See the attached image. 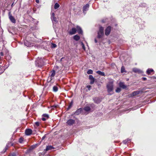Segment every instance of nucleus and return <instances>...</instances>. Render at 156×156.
I'll use <instances>...</instances> for the list:
<instances>
[{
    "label": "nucleus",
    "instance_id": "f257e3e1",
    "mask_svg": "<svg viewBox=\"0 0 156 156\" xmlns=\"http://www.w3.org/2000/svg\"><path fill=\"white\" fill-rule=\"evenodd\" d=\"M35 64L36 66L40 67L44 66V62L43 58L38 57L36 61Z\"/></svg>",
    "mask_w": 156,
    "mask_h": 156
},
{
    "label": "nucleus",
    "instance_id": "f03ea898",
    "mask_svg": "<svg viewBox=\"0 0 156 156\" xmlns=\"http://www.w3.org/2000/svg\"><path fill=\"white\" fill-rule=\"evenodd\" d=\"M113 83L111 82L108 83L107 85V91L109 93L112 91L113 90Z\"/></svg>",
    "mask_w": 156,
    "mask_h": 156
},
{
    "label": "nucleus",
    "instance_id": "7ed1b4c3",
    "mask_svg": "<svg viewBox=\"0 0 156 156\" xmlns=\"http://www.w3.org/2000/svg\"><path fill=\"white\" fill-rule=\"evenodd\" d=\"M27 37H26L24 40V44L25 46L27 47H30L34 45L33 43H31L29 41H28L27 40Z\"/></svg>",
    "mask_w": 156,
    "mask_h": 156
},
{
    "label": "nucleus",
    "instance_id": "20e7f679",
    "mask_svg": "<svg viewBox=\"0 0 156 156\" xmlns=\"http://www.w3.org/2000/svg\"><path fill=\"white\" fill-rule=\"evenodd\" d=\"M51 18L53 23H55L58 22L57 18L55 17V14L52 12L51 16Z\"/></svg>",
    "mask_w": 156,
    "mask_h": 156
},
{
    "label": "nucleus",
    "instance_id": "39448f33",
    "mask_svg": "<svg viewBox=\"0 0 156 156\" xmlns=\"http://www.w3.org/2000/svg\"><path fill=\"white\" fill-rule=\"evenodd\" d=\"M98 34L97 37L98 38H101L104 35V30H99Z\"/></svg>",
    "mask_w": 156,
    "mask_h": 156
},
{
    "label": "nucleus",
    "instance_id": "423d86ee",
    "mask_svg": "<svg viewBox=\"0 0 156 156\" xmlns=\"http://www.w3.org/2000/svg\"><path fill=\"white\" fill-rule=\"evenodd\" d=\"M3 32V30H0V42H2L3 44H5L6 43V42L3 39L2 37Z\"/></svg>",
    "mask_w": 156,
    "mask_h": 156
},
{
    "label": "nucleus",
    "instance_id": "0eeeda50",
    "mask_svg": "<svg viewBox=\"0 0 156 156\" xmlns=\"http://www.w3.org/2000/svg\"><path fill=\"white\" fill-rule=\"evenodd\" d=\"M89 7V5L88 4H86L85 5L83 6V11L84 14L86 13V11L88 10Z\"/></svg>",
    "mask_w": 156,
    "mask_h": 156
},
{
    "label": "nucleus",
    "instance_id": "6e6552de",
    "mask_svg": "<svg viewBox=\"0 0 156 156\" xmlns=\"http://www.w3.org/2000/svg\"><path fill=\"white\" fill-rule=\"evenodd\" d=\"M9 18L11 22L13 23H16V20L14 18L10 12L9 13Z\"/></svg>",
    "mask_w": 156,
    "mask_h": 156
},
{
    "label": "nucleus",
    "instance_id": "1a4fd4ad",
    "mask_svg": "<svg viewBox=\"0 0 156 156\" xmlns=\"http://www.w3.org/2000/svg\"><path fill=\"white\" fill-rule=\"evenodd\" d=\"M32 133V129H27L25 131V133L26 135L29 136Z\"/></svg>",
    "mask_w": 156,
    "mask_h": 156
},
{
    "label": "nucleus",
    "instance_id": "9d476101",
    "mask_svg": "<svg viewBox=\"0 0 156 156\" xmlns=\"http://www.w3.org/2000/svg\"><path fill=\"white\" fill-rule=\"evenodd\" d=\"M142 92V91L140 90H137L136 91H135L133 92L131 94V95L132 96H133L138 94H141Z\"/></svg>",
    "mask_w": 156,
    "mask_h": 156
},
{
    "label": "nucleus",
    "instance_id": "9b49d317",
    "mask_svg": "<svg viewBox=\"0 0 156 156\" xmlns=\"http://www.w3.org/2000/svg\"><path fill=\"white\" fill-rule=\"evenodd\" d=\"M75 122V120L72 119H69L66 122L67 124L69 125H73Z\"/></svg>",
    "mask_w": 156,
    "mask_h": 156
},
{
    "label": "nucleus",
    "instance_id": "f8f14e48",
    "mask_svg": "<svg viewBox=\"0 0 156 156\" xmlns=\"http://www.w3.org/2000/svg\"><path fill=\"white\" fill-rule=\"evenodd\" d=\"M133 71L135 73H141L143 72L140 69L136 68L133 69Z\"/></svg>",
    "mask_w": 156,
    "mask_h": 156
},
{
    "label": "nucleus",
    "instance_id": "ddd939ff",
    "mask_svg": "<svg viewBox=\"0 0 156 156\" xmlns=\"http://www.w3.org/2000/svg\"><path fill=\"white\" fill-rule=\"evenodd\" d=\"M54 148L53 146H47L45 150L46 151H47L48 150H52Z\"/></svg>",
    "mask_w": 156,
    "mask_h": 156
},
{
    "label": "nucleus",
    "instance_id": "4468645a",
    "mask_svg": "<svg viewBox=\"0 0 156 156\" xmlns=\"http://www.w3.org/2000/svg\"><path fill=\"white\" fill-rule=\"evenodd\" d=\"M94 102L97 104L99 103L101 101V100L100 98H96L94 99Z\"/></svg>",
    "mask_w": 156,
    "mask_h": 156
},
{
    "label": "nucleus",
    "instance_id": "2eb2a0df",
    "mask_svg": "<svg viewBox=\"0 0 156 156\" xmlns=\"http://www.w3.org/2000/svg\"><path fill=\"white\" fill-rule=\"evenodd\" d=\"M119 86L120 87L123 89H125L126 87V86L122 82H120L119 83Z\"/></svg>",
    "mask_w": 156,
    "mask_h": 156
},
{
    "label": "nucleus",
    "instance_id": "dca6fc26",
    "mask_svg": "<svg viewBox=\"0 0 156 156\" xmlns=\"http://www.w3.org/2000/svg\"><path fill=\"white\" fill-rule=\"evenodd\" d=\"M82 110V109L81 108H80L77 110L75 112V115H79L81 112Z\"/></svg>",
    "mask_w": 156,
    "mask_h": 156
},
{
    "label": "nucleus",
    "instance_id": "f3484780",
    "mask_svg": "<svg viewBox=\"0 0 156 156\" xmlns=\"http://www.w3.org/2000/svg\"><path fill=\"white\" fill-rule=\"evenodd\" d=\"M96 73H97L100 75L103 76H105V73L104 72H102L100 71H98L96 72Z\"/></svg>",
    "mask_w": 156,
    "mask_h": 156
},
{
    "label": "nucleus",
    "instance_id": "a211bd4d",
    "mask_svg": "<svg viewBox=\"0 0 156 156\" xmlns=\"http://www.w3.org/2000/svg\"><path fill=\"white\" fill-rule=\"evenodd\" d=\"M154 70L152 69H148L146 71L147 73L148 74H150L151 72H153Z\"/></svg>",
    "mask_w": 156,
    "mask_h": 156
},
{
    "label": "nucleus",
    "instance_id": "6ab92c4d",
    "mask_svg": "<svg viewBox=\"0 0 156 156\" xmlns=\"http://www.w3.org/2000/svg\"><path fill=\"white\" fill-rule=\"evenodd\" d=\"M73 39L76 41H78L80 39L79 36L77 35H75L73 37Z\"/></svg>",
    "mask_w": 156,
    "mask_h": 156
},
{
    "label": "nucleus",
    "instance_id": "aec40b11",
    "mask_svg": "<svg viewBox=\"0 0 156 156\" xmlns=\"http://www.w3.org/2000/svg\"><path fill=\"white\" fill-rule=\"evenodd\" d=\"M71 30L70 31L69 33L71 35H73L76 33V30Z\"/></svg>",
    "mask_w": 156,
    "mask_h": 156
},
{
    "label": "nucleus",
    "instance_id": "412c9836",
    "mask_svg": "<svg viewBox=\"0 0 156 156\" xmlns=\"http://www.w3.org/2000/svg\"><path fill=\"white\" fill-rule=\"evenodd\" d=\"M58 87L56 86H54L53 87V90L54 92H56L58 91Z\"/></svg>",
    "mask_w": 156,
    "mask_h": 156
},
{
    "label": "nucleus",
    "instance_id": "4be33fe9",
    "mask_svg": "<svg viewBox=\"0 0 156 156\" xmlns=\"http://www.w3.org/2000/svg\"><path fill=\"white\" fill-rule=\"evenodd\" d=\"M8 31L12 34V35H14L16 34V33L14 31V30H8Z\"/></svg>",
    "mask_w": 156,
    "mask_h": 156
},
{
    "label": "nucleus",
    "instance_id": "5701e85b",
    "mask_svg": "<svg viewBox=\"0 0 156 156\" xmlns=\"http://www.w3.org/2000/svg\"><path fill=\"white\" fill-rule=\"evenodd\" d=\"M9 143H8L6 144L5 147L3 150V152L4 153L8 149V147H9Z\"/></svg>",
    "mask_w": 156,
    "mask_h": 156
},
{
    "label": "nucleus",
    "instance_id": "b1692460",
    "mask_svg": "<svg viewBox=\"0 0 156 156\" xmlns=\"http://www.w3.org/2000/svg\"><path fill=\"white\" fill-rule=\"evenodd\" d=\"M110 30H105V34L107 36L111 32Z\"/></svg>",
    "mask_w": 156,
    "mask_h": 156
},
{
    "label": "nucleus",
    "instance_id": "393cba45",
    "mask_svg": "<svg viewBox=\"0 0 156 156\" xmlns=\"http://www.w3.org/2000/svg\"><path fill=\"white\" fill-rule=\"evenodd\" d=\"M84 109L85 111L88 112V111H89L90 110V108L89 106H87V107H85L84 108Z\"/></svg>",
    "mask_w": 156,
    "mask_h": 156
},
{
    "label": "nucleus",
    "instance_id": "a878e982",
    "mask_svg": "<svg viewBox=\"0 0 156 156\" xmlns=\"http://www.w3.org/2000/svg\"><path fill=\"white\" fill-rule=\"evenodd\" d=\"M59 5L57 3H56L55 5L54 8L55 9H57L59 7Z\"/></svg>",
    "mask_w": 156,
    "mask_h": 156
},
{
    "label": "nucleus",
    "instance_id": "bb28decb",
    "mask_svg": "<svg viewBox=\"0 0 156 156\" xmlns=\"http://www.w3.org/2000/svg\"><path fill=\"white\" fill-rule=\"evenodd\" d=\"M55 70H53L51 72V77H54L55 76Z\"/></svg>",
    "mask_w": 156,
    "mask_h": 156
},
{
    "label": "nucleus",
    "instance_id": "cd10ccee",
    "mask_svg": "<svg viewBox=\"0 0 156 156\" xmlns=\"http://www.w3.org/2000/svg\"><path fill=\"white\" fill-rule=\"evenodd\" d=\"M42 116L47 119L49 118V115L47 114H43L42 115Z\"/></svg>",
    "mask_w": 156,
    "mask_h": 156
},
{
    "label": "nucleus",
    "instance_id": "c85d7f7f",
    "mask_svg": "<svg viewBox=\"0 0 156 156\" xmlns=\"http://www.w3.org/2000/svg\"><path fill=\"white\" fill-rule=\"evenodd\" d=\"M87 73L88 74H92L93 73V71L91 69H89L87 71Z\"/></svg>",
    "mask_w": 156,
    "mask_h": 156
},
{
    "label": "nucleus",
    "instance_id": "c756f323",
    "mask_svg": "<svg viewBox=\"0 0 156 156\" xmlns=\"http://www.w3.org/2000/svg\"><path fill=\"white\" fill-rule=\"evenodd\" d=\"M71 29H81V28L79 26H77L76 28H73Z\"/></svg>",
    "mask_w": 156,
    "mask_h": 156
},
{
    "label": "nucleus",
    "instance_id": "7c9ffc66",
    "mask_svg": "<svg viewBox=\"0 0 156 156\" xmlns=\"http://www.w3.org/2000/svg\"><path fill=\"white\" fill-rule=\"evenodd\" d=\"M121 91V89L119 87H118L115 90V91L117 93H119Z\"/></svg>",
    "mask_w": 156,
    "mask_h": 156
},
{
    "label": "nucleus",
    "instance_id": "2f4dec72",
    "mask_svg": "<svg viewBox=\"0 0 156 156\" xmlns=\"http://www.w3.org/2000/svg\"><path fill=\"white\" fill-rule=\"evenodd\" d=\"M73 105V102L72 101L70 104L69 105L68 108H67V110H68L72 106V105Z\"/></svg>",
    "mask_w": 156,
    "mask_h": 156
},
{
    "label": "nucleus",
    "instance_id": "473e14b6",
    "mask_svg": "<svg viewBox=\"0 0 156 156\" xmlns=\"http://www.w3.org/2000/svg\"><path fill=\"white\" fill-rule=\"evenodd\" d=\"M9 156H17V153H13L9 154Z\"/></svg>",
    "mask_w": 156,
    "mask_h": 156
},
{
    "label": "nucleus",
    "instance_id": "72a5a7b5",
    "mask_svg": "<svg viewBox=\"0 0 156 156\" xmlns=\"http://www.w3.org/2000/svg\"><path fill=\"white\" fill-rule=\"evenodd\" d=\"M3 51H4V53H5L6 55L8 53V51L7 49H4Z\"/></svg>",
    "mask_w": 156,
    "mask_h": 156
},
{
    "label": "nucleus",
    "instance_id": "f704fd0d",
    "mask_svg": "<svg viewBox=\"0 0 156 156\" xmlns=\"http://www.w3.org/2000/svg\"><path fill=\"white\" fill-rule=\"evenodd\" d=\"M57 46L54 43H52L51 45V47L52 48H55Z\"/></svg>",
    "mask_w": 156,
    "mask_h": 156
},
{
    "label": "nucleus",
    "instance_id": "c9c22d12",
    "mask_svg": "<svg viewBox=\"0 0 156 156\" xmlns=\"http://www.w3.org/2000/svg\"><path fill=\"white\" fill-rule=\"evenodd\" d=\"M23 141V139L22 138H20L19 139V142L20 143H22Z\"/></svg>",
    "mask_w": 156,
    "mask_h": 156
},
{
    "label": "nucleus",
    "instance_id": "e433bc0d",
    "mask_svg": "<svg viewBox=\"0 0 156 156\" xmlns=\"http://www.w3.org/2000/svg\"><path fill=\"white\" fill-rule=\"evenodd\" d=\"M90 80V83L91 84H93L94 83V80H95V79H92V80Z\"/></svg>",
    "mask_w": 156,
    "mask_h": 156
},
{
    "label": "nucleus",
    "instance_id": "4c0bfd02",
    "mask_svg": "<svg viewBox=\"0 0 156 156\" xmlns=\"http://www.w3.org/2000/svg\"><path fill=\"white\" fill-rule=\"evenodd\" d=\"M89 79L90 80L94 79L92 75H90L89 76Z\"/></svg>",
    "mask_w": 156,
    "mask_h": 156
},
{
    "label": "nucleus",
    "instance_id": "58836bf2",
    "mask_svg": "<svg viewBox=\"0 0 156 156\" xmlns=\"http://www.w3.org/2000/svg\"><path fill=\"white\" fill-rule=\"evenodd\" d=\"M113 27H112L111 26H108L106 29H113Z\"/></svg>",
    "mask_w": 156,
    "mask_h": 156
},
{
    "label": "nucleus",
    "instance_id": "ea45409f",
    "mask_svg": "<svg viewBox=\"0 0 156 156\" xmlns=\"http://www.w3.org/2000/svg\"><path fill=\"white\" fill-rule=\"evenodd\" d=\"M81 45H82V48H83V49L85 50V46H84V44H83V42H82L81 43Z\"/></svg>",
    "mask_w": 156,
    "mask_h": 156
},
{
    "label": "nucleus",
    "instance_id": "a19ab883",
    "mask_svg": "<svg viewBox=\"0 0 156 156\" xmlns=\"http://www.w3.org/2000/svg\"><path fill=\"white\" fill-rule=\"evenodd\" d=\"M124 67L122 66L121 68V72L122 73H123L124 72Z\"/></svg>",
    "mask_w": 156,
    "mask_h": 156
},
{
    "label": "nucleus",
    "instance_id": "79ce46f5",
    "mask_svg": "<svg viewBox=\"0 0 156 156\" xmlns=\"http://www.w3.org/2000/svg\"><path fill=\"white\" fill-rule=\"evenodd\" d=\"M128 140H125L123 141V143L125 144H127L128 143Z\"/></svg>",
    "mask_w": 156,
    "mask_h": 156
},
{
    "label": "nucleus",
    "instance_id": "37998d69",
    "mask_svg": "<svg viewBox=\"0 0 156 156\" xmlns=\"http://www.w3.org/2000/svg\"><path fill=\"white\" fill-rule=\"evenodd\" d=\"M35 124L37 126H39L40 125V122H35Z\"/></svg>",
    "mask_w": 156,
    "mask_h": 156
},
{
    "label": "nucleus",
    "instance_id": "c03bdc74",
    "mask_svg": "<svg viewBox=\"0 0 156 156\" xmlns=\"http://www.w3.org/2000/svg\"><path fill=\"white\" fill-rule=\"evenodd\" d=\"M87 87L88 89L89 90H90L91 89V86L90 85L87 86Z\"/></svg>",
    "mask_w": 156,
    "mask_h": 156
},
{
    "label": "nucleus",
    "instance_id": "a18cd8bd",
    "mask_svg": "<svg viewBox=\"0 0 156 156\" xmlns=\"http://www.w3.org/2000/svg\"><path fill=\"white\" fill-rule=\"evenodd\" d=\"M79 31H78V32L79 34H82L83 33L82 30H78Z\"/></svg>",
    "mask_w": 156,
    "mask_h": 156
},
{
    "label": "nucleus",
    "instance_id": "49530a36",
    "mask_svg": "<svg viewBox=\"0 0 156 156\" xmlns=\"http://www.w3.org/2000/svg\"><path fill=\"white\" fill-rule=\"evenodd\" d=\"M0 55L1 56H3L4 55V51H2L1 52H0Z\"/></svg>",
    "mask_w": 156,
    "mask_h": 156
},
{
    "label": "nucleus",
    "instance_id": "de8ad7c7",
    "mask_svg": "<svg viewBox=\"0 0 156 156\" xmlns=\"http://www.w3.org/2000/svg\"><path fill=\"white\" fill-rule=\"evenodd\" d=\"M8 143H9V147L10 146H13V144L11 142H9Z\"/></svg>",
    "mask_w": 156,
    "mask_h": 156
},
{
    "label": "nucleus",
    "instance_id": "09e8293b",
    "mask_svg": "<svg viewBox=\"0 0 156 156\" xmlns=\"http://www.w3.org/2000/svg\"><path fill=\"white\" fill-rule=\"evenodd\" d=\"M151 78L154 79H156V76H153L151 77Z\"/></svg>",
    "mask_w": 156,
    "mask_h": 156
},
{
    "label": "nucleus",
    "instance_id": "8fccbe9b",
    "mask_svg": "<svg viewBox=\"0 0 156 156\" xmlns=\"http://www.w3.org/2000/svg\"><path fill=\"white\" fill-rule=\"evenodd\" d=\"M142 79L144 81H145L147 80V78L146 77H142Z\"/></svg>",
    "mask_w": 156,
    "mask_h": 156
},
{
    "label": "nucleus",
    "instance_id": "3c124183",
    "mask_svg": "<svg viewBox=\"0 0 156 156\" xmlns=\"http://www.w3.org/2000/svg\"><path fill=\"white\" fill-rule=\"evenodd\" d=\"M47 119H46V118H44V117H43L42 118V119L43 121H45Z\"/></svg>",
    "mask_w": 156,
    "mask_h": 156
},
{
    "label": "nucleus",
    "instance_id": "603ef678",
    "mask_svg": "<svg viewBox=\"0 0 156 156\" xmlns=\"http://www.w3.org/2000/svg\"><path fill=\"white\" fill-rule=\"evenodd\" d=\"M36 2L37 3H39V0H36Z\"/></svg>",
    "mask_w": 156,
    "mask_h": 156
},
{
    "label": "nucleus",
    "instance_id": "864d4df0",
    "mask_svg": "<svg viewBox=\"0 0 156 156\" xmlns=\"http://www.w3.org/2000/svg\"><path fill=\"white\" fill-rule=\"evenodd\" d=\"M147 88V87H145V88H143V90H145L146 89H147V88Z\"/></svg>",
    "mask_w": 156,
    "mask_h": 156
},
{
    "label": "nucleus",
    "instance_id": "5fc2aeb1",
    "mask_svg": "<svg viewBox=\"0 0 156 156\" xmlns=\"http://www.w3.org/2000/svg\"><path fill=\"white\" fill-rule=\"evenodd\" d=\"M57 106V105H53V106H52V108H56Z\"/></svg>",
    "mask_w": 156,
    "mask_h": 156
},
{
    "label": "nucleus",
    "instance_id": "6e6d98bb",
    "mask_svg": "<svg viewBox=\"0 0 156 156\" xmlns=\"http://www.w3.org/2000/svg\"><path fill=\"white\" fill-rule=\"evenodd\" d=\"M99 29H100V30H101V29H104V28H103L102 27H100V28H99Z\"/></svg>",
    "mask_w": 156,
    "mask_h": 156
},
{
    "label": "nucleus",
    "instance_id": "4d7b16f0",
    "mask_svg": "<svg viewBox=\"0 0 156 156\" xmlns=\"http://www.w3.org/2000/svg\"><path fill=\"white\" fill-rule=\"evenodd\" d=\"M126 140H128V143H129L130 141V140L129 139H127Z\"/></svg>",
    "mask_w": 156,
    "mask_h": 156
},
{
    "label": "nucleus",
    "instance_id": "13d9d810",
    "mask_svg": "<svg viewBox=\"0 0 156 156\" xmlns=\"http://www.w3.org/2000/svg\"><path fill=\"white\" fill-rule=\"evenodd\" d=\"M45 136H44L42 137V140H44V138H45Z\"/></svg>",
    "mask_w": 156,
    "mask_h": 156
},
{
    "label": "nucleus",
    "instance_id": "bf43d9fd",
    "mask_svg": "<svg viewBox=\"0 0 156 156\" xmlns=\"http://www.w3.org/2000/svg\"><path fill=\"white\" fill-rule=\"evenodd\" d=\"M94 41H95V43H97L98 42V41L96 38L95 39H94Z\"/></svg>",
    "mask_w": 156,
    "mask_h": 156
},
{
    "label": "nucleus",
    "instance_id": "052dcab7",
    "mask_svg": "<svg viewBox=\"0 0 156 156\" xmlns=\"http://www.w3.org/2000/svg\"><path fill=\"white\" fill-rule=\"evenodd\" d=\"M63 58H63V57L62 58H61V60H60V61H61H61H62V60Z\"/></svg>",
    "mask_w": 156,
    "mask_h": 156
},
{
    "label": "nucleus",
    "instance_id": "680f3d73",
    "mask_svg": "<svg viewBox=\"0 0 156 156\" xmlns=\"http://www.w3.org/2000/svg\"><path fill=\"white\" fill-rule=\"evenodd\" d=\"M102 22H103V23H105V21H104V20H102Z\"/></svg>",
    "mask_w": 156,
    "mask_h": 156
},
{
    "label": "nucleus",
    "instance_id": "e2e57ef3",
    "mask_svg": "<svg viewBox=\"0 0 156 156\" xmlns=\"http://www.w3.org/2000/svg\"><path fill=\"white\" fill-rule=\"evenodd\" d=\"M56 68H58V66H56Z\"/></svg>",
    "mask_w": 156,
    "mask_h": 156
},
{
    "label": "nucleus",
    "instance_id": "0e129e2a",
    "mask_svg": "<svg viewBox=\"0 0 156 156\" xmlns=\"http://www.w3.org/2000/svg\"><path fill=\"white\" fill-rule=\"evenodd\" d=\"M13 4H14V3H12V6L13 5Z\"/></svg>",
    "mask_w": 156,
    "mask_h": 156
},
{
    "label": "nucleus",
    "instance_id": "69168bd1",
    "mask_svg": "<svg viewBox=\"0 0 156 156\" xmlns=\"http://www.w3.org/2000/svg\"><path fill=\"white\" fill-rule=\"evenodd\" d=\"M51 80H52L51 78H51H50V81H50V82L51 81Z\"/></svg>",
    "mask_w": 156,
    "mask_h": 156
},
{
    "label": "nucleus",
    "instance_id": "338daca9",
    "mask_svg": "<svg viewBox=\"0 0 156 156\" xmlns=\"http://www.w3.org/2000/svg\"><path fill=\"white\" fill-rule=\"evenodd\" d=\"M34 146V147H36V146H35V145Z\"/></svg>",
    "mask_w": 156,
    "mask_h": 156
},
{
    "label": "nucleus",
    "instance_id": "774afa93",
    "mask_svg": "<svg viewBox=\"0 0 156 156\" xmlns=\"http://www.w3.org/2000/svg\"><path fill=\"white\" fill-rule=\"evenodd\" d=\"M109 94L111 95V94Z\"/></svg>",
    "mask_w": 156,
    "mask_h": 156
}]
</instances>
